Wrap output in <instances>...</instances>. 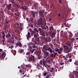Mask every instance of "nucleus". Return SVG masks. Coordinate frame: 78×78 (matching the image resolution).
Masks as SVG:
<instances>
[{"label": "nucleus", "mask_w": 78, "mask_h": 78, "mask_svg": "<svg viewBox=\"0 0 78 78\" xmlns=\"http://www.w3.org/2000/svg\"><path fill=\"white\" fill-rule=\"evenodd\" d=\"M34 31L36 33H39L40 34L41 36H43L44 37H45V32L42 30V29L41 28H35L34 29Z\"/></svg>", "instance_id": "1"}, {"label": "nucleus", "mask_w": 78, "mask_h": 78, "mask_svg": "<svg viewBox=\"0 0 78 78\" xmlns=\"http://www.w3.org/2000/svg\"><path fill=\"white\" fill-rule=\"evenodd\" d=\"M46 59H45L44 58H43L40 61V64H38L37 65L38 66L37 67L38 68V69L39 70V69H40V68H41V67H42V65L45 66V65H46Z\"/></svg>", "instance_id": "2"}, {"label": "nucleus", "mask_w": 78, "mask_h": 78, "mask_svg": "<svg viewBox=\"0 0 78 78\" xmlns=\"http://www.w3.org/2000/svg\"><path fill=\"white\" fill-rule=\"evenodd\" d=\"M37 41H33L31 42V45L32 46V47L33 48H37L38 47V45L37 44Z\"/></svg>", "instance_id": "3"}, {"label": "nucleus", "mask_w": 78, "mask_h": 78, "mask_svg": "<svg viewBox=\"0 0 78 78\" xmlns=\"http://www.w3.org/2000/svg\"><path fill=\"white\" fill-rule=\"evenodd\" d=\"M63 48L65 50V53H68L70 52L71 50V48H69V47L66 45L63 46Z\"/></svg>", "instance_id": "4"}, {"label": "nucleus", "mask_w": 78, "mask_h": 78, "mask_svg": "<svg viewBox=\"0 0 78 78\" xmlns=\"http://www.w3.org/2000/svg\"><path fill=\"white\" fill-rule=\"evenodd\" d=\"M27 60L29 62L32 61V62H35L36 61V59H35V57L32 55H31V57L29 58H27Z\"/></svg>", "instance_id": "5"}, {"label": "nucleus", "mask_w": 78, "mask_h": 78, "mask_svg": "<svg viewBox=\"0 0 78 78\" xmlns=\"http://www.w3.org/2000/svg\"><path fill=\"white\" fill-rule=\"evenodd\" d=\"M43 19L42 18V17H41V19H40L38 22V26H42L44 24V23L42 22Z\"/></svg>", "instance_id": "6"}, {"label": "nucleus", "mask_w": 78, "mask_h": 78, "mask_svg": "<svg viewBox=\"0 0 78 78\" xmlns=\"http://www.w3.org/2000/svg\"><path fill=\"white\" fill-rule=\"evenodd\" d=\"M38 36L39 34L38 33H36L34 35V38L36 39L35 41H36L38 42H39V38H40V37Z\"/></svg>", "instance_id": "7"}, {"label": "nucleus", "mask_w": 78, "mask_h": 78, "mask_svg": "<svg viewBox=\"0 0 78 78\" xmlns=\"http://www.w3.org/2000/svg\"><path fill=\"white\" fill-rule=\"evenodd\" d=\"M31 14L32 15L33 17L35 18V17H36V14H38V11L33 12V11H31Z\"/></svg>", "instance_id": "8"}, {"label": "nucleus", "mask_w": 78, "mask_h": 78, "mask_svg": "<svg viewBox=\"0 0 78 78\" xmlns=\"http://www.w3.org/2000/svg\"><path fill=\"white\" fill-rule=\"evenodd\" d=\"M32 8L33 9L34 8L35 9H37V8H38V4L34 3Z\"/></svg>", "instance_id": "9"}, {"label": "nucleus", "mask_w": 78, "mask_h": 78, "mask_svg": "<svg viewBox=\"0 0 78 78\" xmlns=\"http://www.w3.org/2000/svg\"><path fill=\"white\" fill-rule=\"evenodd\" d=\"M6 52H5L2 53V56H0V59H4L5 56H6Z\"/></svg>", "instance_id": "10"}, {"label": "nucleus", "mask_w": 78, "mask_h": 78, "mask_svg": "<svg viewBox=\"0 0 78 78\" xmlns=\"http://www.w3.org/2000/svg\"><path fill=\"white\" fill-rule=\"evenodd\" d=\"M39 15L41 17H44V15L43 14L44 13V10L40 11L39 12Z\"/></svg>", "instance_id": "11"}, {"label": "nucleus", "mask_w": 78, "mask_h": 78, "mask_svg": "<svg viewBox=\"0 0 78 78\" xmlns=\"http://www.w3.org/2000/svg\"><path fill=\"white\" fill-rule=\"evenodd\" d=\"M46 25H47V23L46 22H44V24L41 26V28L43 30H47V28L45 27L46 26Z\"/></svg>", "instance_id": "12"}, {"label": "nucleus", "mask_w": 78, "mask_h": 78, "mask_svg": "<svg viewBox=\"0 0 78 78\" xmlns=\"http://www.w3.org/2000/svg\"><path fill=\"white\" fill-rule=\"evenodd\" d=\"M12 4H9L8 5H7L6 6V8L8 10H10L11 8L12 7Z\"/></svg>", "instance_id": "13"}, {"label": "nucleus", "mask_w": 78, "mask_h": 78, "mask_svg": "<svg viewBox=\"0 0 78 78\" xmlns=\"http://www.w3.org/2000/svg\"><path fill=\"white\" fill-rule=\"evenodd\" d=\"M16 45L17 47H22V45L21 44L20 41H19L16 44Z\"/></svg>", "instance_id": "14"}, {"label": "nucleus", "mask_w": 78, "mask_h": 78, "mask_svg": "<svg viewBox=\"0 0 78 78\" xmlns=\"http://www.w3.org/2000/svg\"><path fill=\"white\" fill-rule=\"evenodd\" d=\"M2 37L3 39H5V37H6V35L5 34V32H2Z\"/></svg>", "instance_id": "15"}, {"label": "nucleus", "mask_w": 78, "mask_h": 78, "mask_svg": "<svg viewBox=\"0 0 78 78\" xmlns=\"http://www.w3.org/2000/svg\"><path fill=\"white\" fill-rule=\"evenodd\" d=\"M5 37L7 39H10V37H11V36L9 33L6 35Z\"/></svg>", "instance_id": "16"}, {"label": "nucleus", "mask_w": 78, "mask_h": 78, "mask_svg": "<svg viewBox=\"0 0 78 78\" xmlns=\"http://www.w3.org/2000/svg\"><path fill=\"white\" fill-rule=\"evenodd\" d=\"M26 36L27 37V39L28 40H29L28 38H29L30 37H31V35H30V32H28L27 33V35Z\"/></svg>", "instance_id": "17"}, {"label": "nucleus", "mask_w": 78, "mask_h": 78, "mask_svg": "<svg viewBox=\"0 0 78 78\" xmlns=\"http://www.w3.org/2000/svg\"><path fill=\"white\" fill-rule=\"evenodd\" d=\"M13 5H14V6H15L17 9V7L20 8V5H17V4H16L15 2H13Z\"/></svg>", "instance_id": "18"}, {"label": "nucleus", "mask_w": 78, "mask_h": 78, "mask_svg": "<svg viewBox=\"0 0 78 78\" xmlns=\"http://www.w3.org/2000/svg\"><path fill=\"white\" fill-rule=\"evenodd\" d=\"M75 76L76 78H78V71H76L75 72Z\"/></svg>", "instance_id": "19"}, {"label": "nucleus", "mask_w": 78, "mask_h": 78, "mask_svg": "<svg viewBox=\"0 0 78 78\" xmlns=\"http://www.w3.org/2000/svg\"><path fill=\"white\" fill-rule=\"evenodd\" d=\"M44 55L46 56V57H48V58H49V56L48 55V52H47L44 51Z\"/></svg>", "instance_id": "20"}, {"label": "nucleus", "mask_w": 78, "mask_h": 78, "mask_svg": "<svg viewBox=\"0 0 78 78\" xmlns=\"http://www.w3.org/2000/svg\"><path fill=\"white\" fill-rule=\"evenodd\" d=\"M36 51V49H34L32 50L30 49V50H29L30 52V53H31L32 54V53H33L34 52V51Z\"/></svg>", "instance_id": "21"}, {"label": "nucleus", "mask_w": 78, "mask_h": 78, "mask_svg": "<svg viewBox=\"0 0 78 78\" xmlns=\"http://www.w3.org/2000/svg\"><path fill=\"white\" fill-rule=\"evenodd\" d=\"M47 48H48L47 46H46L45 45H44L43 48V49L44 51H45V50H46V49H47Z\"/></svg>", "instance_id": "22"}, {"label": "nucleus", "mask_w": 78, "mask_h": 78, "mask_svg": "<svg viewBox=\"0 0 78 78\" xmlns=\"http://www.w3.org/2000/svg\"><path fill=\"white\" fill-rule=\"evenodd\" d=\"M49 29L51 30V31H53V30H54V28H53V25H51V27H49Z\"/></svg>", "instance_id": "23"}, {"label": "nucleus", "mask_w": 78, "mask_h": 78, "mask_svg": "<svg viewBox=\"0 0 78 78\" xmlns=\"http://www.w3.org/2000/svg\"><path fill=\"white\" fill-rule=\"evenodd\" d=\"M36 33L35 30H34L32 31V32L30 33V34H31L32 36H33V34L34 35V34H35Z\"/></svg>", "instance_id": "24"}, {"label": "nucleus", "mask_w": 78, "mask_h": 78, "mask_svg": "<svg viewBox=\"0 0 78 78\" xmlns=\"http://www.w3.org/2000/svg\"><path fill=\"white\" fill-rule=\"evenodd\" d=\"M56 34V33H55L54 32L51 35V36L52 37H54V36H55V35Z\"/></svg>", "instance_id": "25"}, {"label": "nucleus", "mask_w": 78, "mask_h": 78, "mask_svg": "<svg viewBox=\"0 0 78 78\" xmlns=\"http://www.w3.org/2000/svg\"><path fill=\"white\" fill-rule=\"evenodd\" d=\"M42 57L41 56V55H37V58L38 59H40Z\"/></svg>", "instance_id": "26"}, {"label": "nucleus", "mask_w": 78, "mask_h": 78, "mask_svg": "<svg viewBox=\"0 0 78 78\" xmlns=\"http://www.w3.org/2000/svg\"><path fill=\"white\" fill-rule=\"evenodd\" d=\"M24 51V50L23 49H20V53H22Z\"/></svg>", "instance_id": "27"}, {"label": "nucleus", "mask_w": 78, "mask_h": 78, "mask_svg": "<svg viewBox=\"0 0 78 78\" xmlns=\"http://www.w3.org/2000/svg\"><path fill=\"white\" fill-rule=\"evenodd\" d=\"M75 40V38L73 37L71 40V43H73V41Z\"/></svg>", "instance_id": "28"}, {"label": "nucleus", "mask_w": 78, "mask_h": 78, "mask_svg": "<svg viewBox=\"0 0 78 78\" xmlns=\"http://www.w3.org/2000/svg\"><path fill=\"white\" fill-rule=\"evenodd\" d=\"M35 25H36V27H38L39 25H38V22H35V23H34Z\"/></svg>", "instance_id": "29"}, {"label": "nucleus", "mask_w": 78, "mask_h": 78, "mask_svg": "<svg viewBox=\"0 0 78 78\" xmlns=\"http://www.w3.org/2000/svg\"><path fill=\"white\" fill-rule=\"evenodd\" d=\"M45 36H49V34L48 33H45Z\"/></svg>", "instance_id": "30"}, {"label": "nucleus", "mask_w": 78, "mask_h": 78, "mask_svg": "<svg viewBox=\"0 0 78 78\" xmlns=\"http://www.w3.org/2000/svg\"><path fill=\"white\" fill-rule=\"evenodd\" d=\"M48 60H47L48 62H49V63H50V62L51 61L50 60V58L48 57Z\"/></svg>", "instance_id": "31"}, {"label": "nucleus", "mask_w": 78, "mask_h": 78, "mask_svg": "<svg viewBox=\"0 0 78 78\" xmlns=\"http://www.w3.org/2000/svg\"><path fill=\"white\" fill-rule=\"evenodd\" d=\"M58 54V53L57 52H55L54 53V58H56V55Z\"/></svg>", "instance_id": "32"}, {"label": "nucleus", "mask_w": 78, "mask_h": 78, "mask_svg": "<svg viewBox=\"0 0 78 78\" xmlns=\"http://www.w3.org/2000/svg\"><path fill=\"white\" fill-rule=\"evenodd\" d=\"M31 52H27L26 54V55H30Z\"/></svg>", "instance_id": "33"}, {"label": "nucleus", "mask_w": 78, "mask_h": 78, "mask_svg": "<svg viewBox=\"0 0 78 78\" xmlns=\"http://www.w3.org/2000/svg\"><path fill=\"white\" fill-rule=\"evenodd\" d=\"M55 50L56 52H58L59 51V49H58L57 48H56L55 49Z\"/></svg>", "instance_id": "34"}, {"label": "nucleus", "mask_w": 78, "mask_h": 78, "mask_svg": "<svg viewBox=\"0 0 78 78\" xmlns=\"http://www.w3.org/2000/svg\"><path fill=\"white\" fill-rule=\"evenodd\" d=\"M51 76L50 75H47L46 76V78H50V76Z\"/></svg>", "instance_id": "35"}, {"label": "nucleus", "mask_w": 78, "mask_h": 78, "mask_svg": "<svg viewBox=\"0 0 78 78\" xmlns=\"http://www.w3.org/2000/svg\"><path fill=\"white\" fill-rule=\"evenodd\" d=\"M30 20H31V21L32 23H33V22H34L33 18H30Z\"/></svg>", "instance_id": "36"}, {"label": "nucleus", "mask_w": 78, "mask_h": 78, "mask_svg": "<svg viewBox=\"0 0 78 78\" xmlns=\"http://www.w3.org/2000/svg\"><path fill=\"white\" fill-rule=\"evenodd\" d=\"M49 52L50 53H53V51L52 50V49H51V48L50 49V50Z\"/></svg>", "instance_id": "37"}, {"label": "nucleus", "mask_w": 78, "mask_h": 78, "mask_svg": "<svg viewBox=\"0 0 78 78\" xmlns=\"http://www.w3.org/2000/svg\"><path fill=\"white\" fill-rule=\"evenodd\" d=\"M60 50L61 51H63V48H60Z\"/></svg>", "instance_id": "38"}, {"label": "nucleus", "mask_w": 78, "mask_h": 78, "mask_svg": "<svg viewBox=\"0 0 78 78\" xmlns=\"http://www.w3.org/2000/svg\"><path fill=\"white\" fill-rule=\"evenodd\" d=\"M46 57V56H44V57H43V58H44V59H46V61H47V60H47V59H48V58H47V57ZM43 59H44V58H43Z\"/></svg>", "instance_id": "39"}, {"label": "nucleus", "mask_w": 78, "mask_h": 78, "mask_svg": "<svg viewBox=\"0 0 78 78\" xmlns=\"http://www.w3.org/2000/svg\"><path fill=\"white\" fill-rule=\"evenodd\" d=\"M51 58H54V54L52 53L51 55Z\"/></svg>", "instance_id": "40"}, {"label": "nucleus", "mask_w": 78, "mask_h": 78, "mask_svg": "<svg viewBox=\"0 0 78 78\" xmlns=\"http://www.w3.org/2000/svg\"><path fill=\"white\" fill-rule=\"evenodd\" d=\"M63 57L64 58L63 59H65L66 60V59H67V57H66V56H63Z\"/></svg>", "instance_id": "41"}, {"label": "nucleus", "mask_w": 78, "mask_h": 78, "mask_svg": "<svg viewBox=\"0 0 78 78\" xmlns=\"http://www.w3.org/2000/svg\"><path fill=\"white\" fill-rule=\"evenodd\" d=\"M38 54H39V55H41V51L40 50L39 51L37 52Z\"/></svg>", "instance_id": "42"}, {"label": "nucleus", "mask_w": 78, "mask_h": 78, "mask_svg": "<svg viewBox=\"0 0 78 78\" xmlns=\"http://www.w3.org/2000/svg\"><path fill=\"white\" fill-rule=\"evenodd\" d=\"M68 46L69 47H71V44L70 43H69L68 44Z\"/></svg>", "instance_id": "43"}, {"label": "nucleus", "mask_w": 78, "mask_h": 78, "mask_svg": "<svg viewBox=\"0 0 78 78\" xmlns=\"http://www.w3.org/2000/svg\"><path fill=\"white\" fill-rule=\"evenodd\" d=\"M24 6V7H25V8L24 9L25 10V11H27V6Z\"/></svg>", "instance_id": "44"}, {"label": "nucleus", "mask_w": 78, "mask_h": 78, "mask_svg": "<svg viewBox=\"0 0 78 78\" xmlns=\"http://www.w3.org/2000/svg\"><path fill=\"white\" fill-rule=\"evenodd\" d=\"M2 45H4V44L5 43V40H2Z\"/></svg>", "instance_id": "45"}, {"label": "nucleus", "mask_w": 78, "mask_h": 78, "mask_svg": "<svg viewBox=\"0 0 78 78\" xmlns=\"http://www.w3.org/2000/svg\"><path fill=\"white\" fill-rule=\"evenodd\" d=\"M3 51V49L0 48V52H2ZM1 55V53L0 52V55Z\"/></svg>", "instance_id": "46"}, {"label": "nucleus", "mask_w": 78, "mask_h": 78, "mask_svg": "<svg viewBox=\"0 0 78 78\" xmlns=\"http://www.w3.org/2000/svg\"><path fill=\"white\" fill-rule=\"evenodd\" d=\"M51 20H52V18H50L49 19L48 21H49L50 22V21H51Z\"/></svg>", "instance_id": "47"}, {"label": "nucleus", "mask_w": 78, "mask_h": 78, "mask_svg": "<svg viewBox=\"0 0 78 78\" xmlns=\"http://www.w3.org/2000/svg\"><path fill=\"white\" fill-rule=\"evenodd\" d=\"M25 7H20V8L21 9H25Z\"/></svg>", "instance_id": "48"}, {"label": "nucleus", "mask_w": 78, "mask_h": 78, "mask_svg": "<svg viewBox=\"0 0 78 78\" xmlns=\"http://www.w3.org/2000/svg\"><path fill=\"white\" fill-rule=\"evenodd\" d=\"M51 69L52 70V72H53L54 73H55V71L53 70H54V68H52Z\"/></svg>", "instance_id": "49"}, {"label": "nucleus", "mask_w": 78, "mask_h": 78, "mask_svg": "<svg viewBox=\"0 0 78 78\" xmlns=\"http://www.w3.org/2000/svg\"><path fill=\"white\" fill-rule=\"evenodd\" d=\"M29 30H30L29 31H30V32H31V33L32 32V31H33V30H32V29H29Z\"/></svg>", "instance_id": "50"}, {"label": "nucleus", "mask_w": 78, "mask_h": 78, "mask_svg": "<svg viewBox=\"0 0 78 78\" xmlns=\"http://www.w3.org/2000/svg\"><path fill=\"white\" fill-rule=\"evenodd\" d=\"M69 62H72V59L70 58L69 60Z\"/></svg>", "instance_id": "51"}, {"label": "nucleus", "mask_w": 78, "mask_h": 78, "mask_svg": "<svg viewBox=\"0 0 78 78\" xmlns=\"http://www.w3.org/2000/svg\"><path fill=\"white\" fill-rule=\"evenodd\" d=\"M61 52H62V51H59L58 52V54H61Z\"/></svg>", "instance_id": "52"}, {"label": "nucleus", "mask_w": 78, "mask_h": 78, "mask_svg": "<svg viewBox=\"0 0 78 78\" xmlns=\"http://www.w3.org/2000/svg\"><path fill=\"white\" fill-rule=\"evenodd\" d=\"M51 48H48L47 49V51H49L50 50Z\"/></svg>", "instance_id": "53"}, {"label": "nucleus", "mask_w": 78, "mask_h": 78, "mask_svg": "<svg viewBox=\"0 0 78 78\" xmlns=\"http://www.w3.org/2000/svg\"><path fill=\"white\" fill-rule=\"evenodd\" d=\"M60 65H64V63L61 62L60 63Z\"/></svg>", "instance_id": "54"}, {"label": "nucleus", "mask_w": 78, "mask_h": 78, "mask_svg": "<svg viewBox=\"0 0 78 78\" xmlns=\"http://www.w3.org/2000/svg\"><path fill=\"white\" fill-rule=\"evenodd\" d=\"M73 35H69V37H72V36Z\"/></svg>", "instance_id": "55"}, {"label": "nucleus", "mask_w": 78, "mask_h": 78, "mask_svg": "<svg viewBox=\"0 0 78 78\" xmlns=\"http://www.w3.org/2000/svg\"><path fill=\"white\" fill-rule=\"evenodd\" d=\"M58 1L60 3V4H61V3H62V2H61V0H58Z\"/></svg>", "instance_id": "56"}, {"label": "nucleus", "mask_w": 78, "mask_h": 78, "mask_svg": "<svg viewBox=\"0 0 78 78\" xmlns=\"http://www.w3.org/2000/svg\"><path fill=\"white\" fill-rule=\"evenodd\" d=\"M30 27L31 28H33V24H30Z\"/></svg>", "instance_id": "57"}, {"label": "nucleus", "mask_w": 78, "mask_h": 78, "mask_svg": "<svg viewBox=\"0 0 78 78\" xmlns=\"http://www.w3.org/2000/svg\"><path fill=\"white\" fill-rule=\"evenodd\" d=\"M30 3L31 5H33V2H30Z\"/></svg>", "instance_id": "58"}, {"label": "nucleus", "mask_w": 78, "mask_h": 78, "mask_svg": "<svg viewBox=\"0 0 78 78\" xmlns=\"http://www.w3.org/2000/svg\"><path fill=\"white\" fill-rule=\"evenodd\" d=\"M15 14L16 15V16H18V17H19V15L17 14V13H15Z\"/></svg>", "instance_id": "59"}, {"label": "nucleus", "mask_w": 78, "mask_h": 78, "mask_svg": "<svg viewBox=\"0 0 78 78\" xmlns=\"http://www.w3.org/2000/svg\"><path fill=\"white\" fill-rule=\"evenodd\" d=\"M32 42H33V41H35L36 40H34V38H33L32 39Z\"/></svg>", "instance_id": "60"}, {"label": "nucleus", "mask_w": 78, "mask_h": 78, "mask_svg": "<svg viewBox=\"0 0 78 78\" xmlns=\"http://www.w3.org/2000/svg\"><path fill=\"white\" fill-rule=\"evenodd\" d=\"M49 36H51V32H49Z\"/></svg>", "instance_id": "61"}, {"label": "nucleus", "mask_w": 78, "mask_h": 78, "mask_svg": "<svg viewBox=\"0 0 78 78\" xmlns=\"http://www.w3.org/2000/svg\"><path fill=\"white\" fill-rule=\"evenodd\" d=\"M44 76H46V75H47V73H44Z\"/></svg>", "instance_id": "62"}, {"label": "nucleus", "mask_w": 78, "mask_h": 78, "mask_svg": "<svg viewBox=\"0 0 78 78\" xmlns=\"http://www.w3.org/2000/svg\"><path fill=\"white\" fill-rule=\"evenodd\" d=\"M19 72L20 73H22V70L21 69L20 70Z\"/></svg>", "instance_id": "63"}, {"label": "nucleus", "mask_w": 78, "mask_h": 78, "mask_svg": "<svg viewBox=\"0 0 78 78\" xmlns=\"http://www.w3.org/2000/svg\"><path fill=\"white\" fill-rule=\"evenodd\" d=\"M26 19L27 20L28 22L29 21V20H28V18H26Z\"/></svg>", "instance_id": "64"}]
</instances>
